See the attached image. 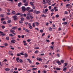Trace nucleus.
<instances>
[{
    "label": "nucleus",
    "mask_w": 73,
    "mask_h": 73,
    "mask_svg": "<svg viewBox=\"0 0 73 73\" xmlns=\"http://www.w3.org/2000/svg\"><path fill=\"white\" fill-rule=\"evenodd\" d=\"M23 23V22L22 21H19V23L20 24H22V23Z\"/></svg>",
    "instance_id": "47"
},
{
    "label": "nucleus",
    "mask_w": 73,
    "mask_h": 73,
    "mask_svg": "<svg viewBox=\"0 0 73 73\" xmlns=\"http://www.w3.org/2000/svg\"><path fill=\"white\" fill-rule=\"evenodd\" d=\"M13 73H19V72H18V71H16H16H14V72H13Z\"/></svg>",
    "instance_id": "57"
},
{
    "label": "nucleus",
    "mask_w": 73,
    "mask_h": 73,
    "mask_svg": "<svg viewBox=\"0 0 73 73\" xmlns=\"http://www.w3.org/2000/svg\"><path fill=\"white\" fill-rule=\"evenodd\" d=\"M15 14H16V12L15 11H12V15H15Z\"/></svg>",
    "instance_id": "16"
},
{
    "label": "nucleus",
    "mask_w": 73,
    "mask_h": 73,
    "mask_svg": "<svg viewBox=\"0 0 73 73\" xmlns=\"http://www.w3.org/2000/svg\"><path fill=\"white\" fill-rule=\"evenodd\" d=\"M21 21H24V18H23V17L21 18Z\"/></svg>",
    "instance_id": "35"
},
{
    "label": "nucleus",
    "mask_w": 73,
    "mask_h": 73,
    "mask_svg": "<svg viewBox=\"0 0 73 73\" xmlns=\"http://www.w3.org/2000/svg\"><path fill=\"white\" fill-rule=\"evenodd\" d=\"M19 61L21 63H23V60L21 59H19Z\"/></svg>",
    "instance_id": "23"
},
{
    "label": "nucleus",
    "mask_w": 73,
    "mask_h": 73,
    "mask_svg": "<svg viewBox=\"0 0 73 73\" xmlns=\"http://www.w3.org/2000/svg\"><path fill=\"white\" fill-rule=\"evenodd\" d=\"M3 24H4V25L6 24V22L3 21Z\"/></svg>",
    "instance_id": "55"
},
{
    "label": "nucleus",
    "mask_w": 73,
    "mask_h": 73,
    "mask_svg": "<svg viewBox=\"0 0 73 73\" xmlns=\"http://www.w3.org/2000/svg\"><path fill=\"white\" fill-rule=\"evenodd\" d=\"M64 65H65V66H66L68 65V63H64Z\"/></svg>",
    "instance_id": "45"
},
{
    "label": "nucleus",
    "mask_w": 73,
    "mask_h": 73,
    "mask_svg": "<svg viewBox=\"0 0 73 73\" xmlns=\"http://www.w3.org/2000/svg\"><path fill=\"white\" fill-rule=\"evenodd\" d=\"M37 60H38L39 61H42V59H41L40 58H37Z\"/></svg>",
    "instance_id": "5"
},
{
    "label": "nucleus",
    "mask_w": 73,
    "mask_h": 73,
    "mask_svg": "<svg viewBox=\"0 0 73 73\" xmlns=\"http://www.w3.org/2000/svg\"><path fill=\"white\" fill-rule=\"evenodd\" d=\"M49 30L50 31H52V28L51 27H49Z\"/></svg>",
    "instance_id": "28"
},
{
    "label": "nucleus",
    "mask_w": 73,
    "mask_h": 73,
    "mask_svg": "<svg viewBox=\"0 0 73 73\" xmlns=\"http://www.w3.org/2000/svg\"><path fill=\"white\" fill-rule=\"evenodd\" d=\"M30 4L32 6H34V5L33 3V2H31L30 3Z\"/></svg>",
    "instance_id": "17"
},
{
    "label": "nucleus",
    "mask_w": 73,
    "mask_h": 73,
    "mask_svg": "<svg viewBox=\"0 0 73 73\" xmlns=\"http://www.w3.org/2000/svg\"><path fill=\"white\" fill-rule=\"evenodd\" d=\"M56 70H61V69L60 68L57 67L56 68Z\"/></svg>",
    "instance_id": "26"
},
{
    "label": "nucleus",
    "mask_w": 73,
    "mask_h": 73,
    "mask_svg": "<svg viewBox=\"0 0 73 73\" xmlns=\"http://www.w3.org/2000/svg\"><path fill=\"white\" fill-rule=\"evenodd\" d=\"M17 27H13L12 28V29H14L15 30V29H16L17 28Z\"/></svg>",
    "instance_id": "13"
},
{
    "label": "nucleus",
    "mask_w": 73,
    "mask_h": 73,
    "mask_svg": "<svg viewBox=\"0 0 73 73\" xmlns=\"http://www.w3.org/2000/svg\"><path fill=\"white\" fill-rule=\"evenodd\" d=\"M13 17V18L15 21H17V16H16L14 15Z\"/></svg>",
    "instance_id": "2"
},
{
    "label": "nucleus",
    "mask_w": 73,
    "mask_h": 73,
    "mask_svg": "<svg viewBox=\"0 0 73 73\" xmlns=\"http://www.w3.org/2000/svg\"><path fill=\"white\" fill-rule=\"evenodd\" d=\"M20 60L19 57L17 58L16 59V61H17V62H19L20 61H19V60Z\"/></svg>",
    "instance_id": "8"
},
{
    "label": "nucleus",
    "mask_w": 73,
    "mask_h": 73,
    "mask_svg": "<svg viewBox=\"0 0 73 73\" xmlns=\"http://www.w3.org/2000/svg\"><path fill=\"white\" fill-rule=\"evenodd\" d=\"M5 19H6V20H8V19H9V17L8 16L6 17H5Z\"/></svg>",
    "instance_id": "44"
},
{
    "label": "nucleus",
    "mask_w": 73,
    "mask_h": 73,
    "mask_svg": "<svg viewBox=\"0 0 73 73\" xmlns=\"http://www.w3.org/2000/svg\"><path fill=\"white\" fill-rule=\"evenodd\" d=\"M67 48L68 50H69L70 51H72L73 50V47L71 48L70 46H68L67 47Z\"/></svg>",
    "instance_id": "1"
},
{
    "label": "nucleus",
    "mask_w": 73,
    "mask_h": 73,
    "mask_svg": "<svg viewBox=\"0 0 73 73\" xmlns=\"http://www.w3.org/2000/svg\"><path fill=\"white\" fill-rule=\"evenodd\" d=\"M25 57H27L28 56V55L27 53L25 54Z\"/></svg>",
    "instance_id": "25"
},
{
    "label": "nucleus",
    "mask_w": 73,
    "mask_h": 73,
    "mask_svg": "<svg viewBox=\"0 0 73 73\" xmlns=\"http://www.w3.org/2000/svg\"><path fill=\"white\" fill-rule=\"evenodd\" d=\"M1 27H2V29H4V28H5V26H4V25L2 26H1Z\"/></svg>",
    "instance_id": "41"
},
{
    "label": "nucleus",
    "mask_w": 73,
    "mask_h": 73,
    "mask_svg": "<svg viewBox=\"0 0 73 73\" xmlns=\"http://www.w3.org/2000/svg\"><path fill=\"white\" fill-rule=\"evenodd\" d=\"M18 7H21V3L20 2L18 4Z\"/></svg>",
    "instance_id": "18"
},
{
    "label": "nucleus",
    "mask_w": 73,
    "mask_h": 73,
    "mask_svg": "<svg viewBox=\"0 0 73 73\" xmlns=\"http://www.w3.org/2000/svg\"><path fill=\"white\" fill-rule=\"evenodd\" d=\"M65 14L66 15H68V12H67V11H65Z\"/></svg>",
    "instance_id": "61"
},
{
    "label": "nucleus",
    "mask_w": 73,
    "mask_h": 73,
    "mask_svg": "<svg viewBox=\"0 0 73 73\" xmlns=\"http://www.w3.org/2000/svg\"><path fill=\"white\" fill-rule=\"evenodd\" d=\"M31 9V8H30L29 7H27L26 10H27V11H29V9Z\"/></svg>",
    "instance_id": "22"
},
{
    "label": "nucleus",
    "mask_w": 73,
    "mask_h": 73,
    "mask_svg": "<svg viewBox=\"0 0 73 73\" xmlns=\"http://www.w3.org/2000/svg\"><path fill=\"white\" fill-rule=\"evenodd\" d=\"M18 31H21V29L20 28H19L18 29Z\"/></svg>",
    "instance_id": "58"
},
{
    "label": "nucleus",
    "mask_w": 73,
    "mask_h": 73,
    "mask_svg": "<svg viewBox=\"0 0 73 73\" xmlns=\"http://www.w3.org/2000/svg\"><path fill=\"white\" fill-rule=\"evenodd\" d=\"M40 32H41V33H43L44 32V31L42 30H40Z\"/></svg>",
    "instance_id": "39"
},
{
    "label": "nucleus",
    "mask_w": 73,
    "mask_h": 73,
    "mask_svg": "<svg viewBox=\"0 0 73 73\" xmlns=\"http://www.w3.org/2000/svg\"><path fill=\"white\" fill-rule=\"evenodd\" d=\"M35 49H40V48L39 47H36L35 48Z\"/></svg>",
    "instance_id": "49"
},
{
    "label": "nucleus",
    "mask_w": 73,
    "mask_h": 73,
    "mask_svg": "<svg viewBox=\"0 0 73 73\" xmlns=\"http://www.w3.org/2000/svg\"><path fill=\"white\" fill-rule=\"evenodd\" d=\"M56 55L58 57H60V54H57Z\"/></svg>",
    "instance_id": "56"
},
{
    "label": "nucleus",
    "mask_w": 73,
    "mask_h": 73,
    "mask_svg": "<svg viewBox=\"0 0 73 73\" xmlns=\"http://www.w3.org/2000/svg\"><path fill=\"white\" fill-rule=\"evenodd\" d=\"M26 3H25L24 4V5H25V6H28V2Z\"/></svg>",
    "instance_id": "24"
},
{
    "label": "nucleus",
    "mask_w": 73,
    "mask_h": 73,
    "mask_svg": "<svg viewBox=\"0 0 73 73\" xmlns=\"http://www.w3.org/2000/svg\"><path fill=\"white\" fill-rule=\"evenodd\" d=\"M1 35H2V36H4L5 35V34L3 33V32L0 31V36H1Z\"/></svg>",
    "instance_id": "4"
},
{
    "label": "nucleus",
    "mask_w": 73,
    "mask_h": 73,
    "mask_svg": "<svg viewBox=\"0 0 73 73\" xmlns=\"http://www.w3.org/2000/svg\"><path fill=\"white\" fill-rule=\"evenodd\" d=\"M35 24L36 26H37V27H38V25H39L40 24L39 23L37 22H35Z\"/></svg>",
    "instance_id": "7"
},
{
    "label": "nucleus",
    "mask_w": 73,
    "mask_h": 73,
    "mask_svg": "<svg viewBox=\"0 0 73 73\" xmlns=\"http://www.w3.org/2000/svg\"><path fill=\"white\" fill-rule=\"evenodd\" d=\"M67 69V68L66 67L64 68L63 70V71H66V70Z\"/></svg>",
    "instance_id": "21"
},
{
    "label": "nucleus",
    "mask_w": 73,
    "mask_h": 73,
    "mask_svg": "<svg viewBox=\"0 0 73 73\" xmlns=\"http://www.w3.org/2000/svg\"><path fill=\"white\" fill-rule=\"evenodd\" d=\"M22 9L23 12H25L26 11V8L24 7H22Z\"/></svg>",
    "instance_id": "3"
},
{
    "label": "nucleus",
    "mask_w": 73,
    "mask_h": 73,
    "mask_svg": "<svg viewBox=\"0 0 73 73\" xmlns=\"http://www.w3.org/2000/svg\"><path fill=\"white\" fill-rule=\"evenodd\" d=\"M33 12V9L30 10L28 11V12H29V13H30V12Z\"/></svg>",
    "instance_id": "19"
},
{
    "label": "nucleus",
    "mask_w": 73,
    "mask_h": 73,
    "mask_svg": "<svg viewBox=\"0 0 73 73\" xmlns=\"http://www.w3.org/2000/svg\"><path fill=\"white\" fill-rule=\"evenodd\" d=\"M56 17H57V18H58V17H59V15H56Z\"/></svg>",
    "instance_id": "62"
},
{
    "label": "nucleus",
    "mask_w": 73,
    "mask_h": 73,
    "mask_svg": "<svg viewBox=\"0 0 73 73\" xmlns=\"http://www.w3.org/2000/svg\"><path fill=\"white\" fill-rule=\"evenodd\" d=\"M7 15H11V13H9V12H8L7 13Z\"/></svg>",
    "instance_id": "52"
},
{
    "label": "nucleus",
    "mask_w": 73,
    "mask_h": 73,
    "mask_svg": "<svg viewBox=\"0 0 73 73\" xmlns=\"http://www.w3.org/2000/svg\"><path fill=\"white\" fill-rule=\"evenodd\" d=\"M25 24H26V25H28V22H26L25 23Z\"/></svg>",
    "instance_id": "60"
},
{
    "label": "nucleus",
    "mask_w": 73,
    "mask_h": 73,
    "mask_svg": "<svg viewBox=\"0 0 73 73\" xmlns=\"http://www.w3.org/2000/svg\"><path fill=\"white\" fill-rule=\"evenodd\" d=\"M30 17L31 18V19H33V17L32 15L30 16Z\"/></svg>",
    "instance_id": "38"
},
{
    "label": "nucleus",
    "mask_w": 73,
    "mask_h": 73,
    "mask_svg": "<svg viewBox=\"0 0 73 73\" xmlns=\"http://www.w3.org/2000/svg\"><path fill=\"white\" fill-rule=\"evenodd\" d=\"M25 32H29V30L28 29H26L25 30Z\"/></svg>",
    "instance_id": "50"
},
{
    "label": "nucleus",
    "mask_w": 73,
    "mask_h": 73,
    "mask_svg": "<svg viewBox=\"0 0 73 73\" xmlns=\"http://www.w3.org/2000/svg\"><path fill=\"white\" fill-rule=\"evenodd\" d=\"M10 32H11V33H12L13 34L14 33H15V31H14V30L11 29L10 30Z\"/></svg>",
    "instance_id": "9"
},
{
    "label": "nucleus",
    "mask_w": 73,
    "mask_h": 73,
    "mask_svg": "<svg viewBox=\"0 0 73 73\" xmlns=\"http://www.w3.org/2000/svg\"><path fill=\"white\" fill-rule=\"evenodd\" d=\"M70 5V4L69 3H68L67 5H66V6L67 7H68Z\"/></svg>",
    "instance_id": "42"
},
{
    "label": "nucleus",
    "mask_w": 73,
    "mask_h": 73,
    "mask_svg": "<svg viewBox=\"0 0 73 73\" xmlns=\"http://www.w3.org/2000/svg\"><path fill=\"white\" fill-rule=\"evenodd\" d=\"M11 42L12 43H13V44H15V40H12L11 41Z\"/></svg>",
    "instance_id": "10"
},
{
    "label": "nucleus",
    "mask_w": 73,
    "mask_h": 73,
    "mask_svg": "<svg viewBox=\"0 0 73 73\" xmlns=\"http://www.w3.org/2000/svg\"><path fill=\"white\" fill-rule=\"evenodd\" d=\"M35 13L36 14H38L39 13H40V11H37L35 12Z\"/></svg>",
    "instance_id": "15"
},
{
    "label": "nucleus",
    "mask_w": 73,
    "mask_h": 73,
    "mask_svg": "<svg viewBox=\"0 0 73 73\" xmlns=\"http://www.w3.org/2000/svg\"><path fill=\"white\" fill-rule=\"evenodd\" d=\"M9 36L11 37H13V36H14V35H13L12 34H9Z\"/></svg>",
    "instance_id": "31"
},
{
    "label": "nucleus",
    "mask_w": 73,
    "mask_h": 73,
    "mask_svg": "<svg viewBox=\"0 0 73 73\" xmlns=\"http://www.w3.org/2000/svg\"><path fill=\"white\" fill-rule=\"evenodd\" d=\"M35 53H38V51L37 50H36L35 52Z\"/></svg>",
    "instance_id": "64"
},
{
    "label": "nucleus",
    "mask_w": 73,
    "mask_h": 73,
    "mask_svg": "<svg viewBox=\"0 0 73 73\" xmlns=\"http://www.w3.org/2000/svg\"><path fill=\"white\" fill-rule=\"evenodd\" d=\"M6 40H9V37L7 36L6 37Z\"/></svg>",
    "instance_id": "32"
},
{
    "label": "nucleus",
    "mask_w": 73,
    "mask_h": 73,
    "mask_svg": "<svg viewBox=\"0 0 73 73\" xmlns=\"http://www.w3.org/2000/svg\"><path fill=\"white\" fill-rule=\"evenodd\" d=\"M26 19L27 20H29L30 19V17H29V16H28L26 17Z\"/></svg>",
    "instance_id": "14"
},
{
    "label": "nucleus",
    "mask_w": 73,
    "mask_h": 73,
    "mask_svg": "<svg viewBox=\"0 0 73 73\" xmlns=\"http://www.w3.org/2000/svg\"><path fill=\"white\" fill-rule=\"evenodd\" d=\"M33 27H36V25H35V23H33Z\"/></svg>",
    "instance_id": "29"
},
{
    "label": "nucleus",
    "mask_w": 73,
    "mask_h": 73,
    "mask_svg": "<svg viewBox=\"0 0 73 73\" xmlns=\"http://www.w3.org/2000/svg\"><path fill=\"white\" fill-rule=\"evenodd\" d=\"M50 2V0H46V2L47 3H49Z\"/></svg>",
    "instance_id": "27"
},
{
    "label": "nucleus",
    "mask_w": 73,
    "mask_h": 73,
    "mask_svg": "<svg viewBox=\"0 0 73 73\" xmlns=\"http://www.w3.org/2000/svg\"><path fill=\"white\" fill-rule=\"evenodd\" d=\"M28 25L29 27L31 26V23H29L28 24Z\"/></svg>",
    "instance_id": "63"
},
{
    "label": "nucleus",
    "mask_w": 73,
    "mask_h": 73,
    "mask_svg": "<svg viewBox=\"0 0 73 73\" xmlns=\"http://www.w3.org/2000/svg\"><path fill=\"white\" fill-rule=\"evenodd\" d=\"M5 70L6 71H9V70H10V69L9 68H5Z\"/></svg>",
    "instance_id": "20"
},
{
    "label": "nucleus",
    "mask_w": 73,
    "mask_h": 73,
    "mask_svg": "<svg viewBox=\"0 0 73 73\" xmlns=\"http://www.w3.org/2000/svg\"><path fill=\"white\" fill-rule=\"evenodd\" d=\"M56 3H54L53 4H52V5L51 6H54V5H56Z\"/></svg>",
    "instance_id": "53"
},
{
    "label": "nucleus",
    "mask_w": 73,
    "mask_h": 73,
    "mask_svg": "<svg viewBox=\"0 0 73 73\" xmlns=\"http://www.w3.org/2000/svg\"><path fill=\"white\" fill-rule=\"evenodd\" d=\"M27 41H28V42H30V41H31V39L27 40Z\"/></svg>",
    "instance_id": "54"
},
{
    "label": "nucleus",
    "mask_w": 73,
    "mask_h": 73,
    "mask_svg": "<svg viewBox=\"0 0 73 73\" xmlns=\"http://www.w3.org/2000/svg\"><path fill=\"white\" fill-rule=\"evenodd\" d=\"M5 20V18H2L1 19V21H4Z\"/></svg>",
    "instance_id": "48"
},
{
    "label": "nucleus",
    "mask_w": 73,
    "mask_h": 73,
    "mask_svg": "<svg viewBox=\"0 0 73 73\" xmlns=\"http://www.w3.org/2000/svg\"><path fill=\"white\" fill-rule=\"evenodd\" d=\"M27 60H28V61H29V63H30V64H32V61H31V60L29 59H27Z\"/></svg>",
    "instance_id": "12"
},
{
    "label": "nucleus",
    "mask_w": 73,
    "mask_h": 73,
    "mask_svg": "<svg viewBox=\"0 0 73 73\" xmlns=\"http://www.w3.org/2000/svg\"><path fill=\"white\" fill-rule=\"evenodd\" d=\"M29 28H30V29H32L33 28V27H32V26H29Z\"/></svg>",
    "instance_id": "43"
},
{
    "label": "nucleus",
    "mask_w": 73,
    "mask_h": 73,
    "mask_svg": "<svg viewBox=\"0 0 73 73\" xmlns=\"http://www.w3.org/2000/svg\"><path fill=\"white\" fill-rule=\"evenodd\" d=\"M0 17H3L4 16V14H2L0 15Z\"/></svg>",
    "instance_id": "30"
},
{
    "label": "nucleus",
    "mask_w": 73,
    "mask_h": 73,
    "mask_svg": "<svg viewBox=\"0 0 73 73\" xmlns=\"http://www.w3.org/2000/svg\"><path fill=\"white\" fill-rule=\"evenodd\" d=\"M33 9H36V7L35 6H33Z\"/></svg>",
    "instance_id": "51"
},
{
    "label": "nucleus",
    "mask_w": 73,
    "mask_h": 73,
    "mask_svg": "<svg viewBox=\"0 0 73 73\" xmlns=\"http://www.w3.org/2000/svg\"><path fill=\"white\" fill-rule=\"evenodd\" d=\"M60 62L62 63V64L64 62V60H61L60 61Z\"/></svg>",
    "instance_id": "40"
},
{
    "label": "nucleus",
    "mask_w": 73,
    "mask_h": 73,
    "mask_svg": "<svg viewBox=\"0 0 73 73\" xmlns=\"http://www.w3.org/2000/svg\"><path fill=\"white\" fill-rule=\"evenodd\" d=\"M21 14L20 13H18L16 14V15H21Z\"/></svg>",
    "instance_id": "33"
},
{
    "label": "nucleus",
    "mask_w": 73,
    "mask_h": 73,
    "mask_svg": "<svg viewBox=\"0 0 73 73\" xmlns=\"http://www.w3.org/2000/svg\"><path fill=\"white\" fill-rule=\"evenodd\" d=\"M45 33H43L42 34V36H45Z\"/></svg>",
    "instance_id": "59"
},
{
    "label": "nucleus",
    "mask_w": 73,
    "mask_h": 73,
    "mask_svg": "<svg viewBox=\"0 0 73 73\" xmlns=\"http://www.w3.org/2000/svg\"><path fill=\"white\" fill-rule=\"evenodd\" d=\"M7 22L8 23H11V20H9Z\"/></svg>",
    "instance_id": "46"
},
{
    "label": "nucleus",
    "mask_w": 73,
    "mask_h": 73,
    "mask_svg": "<svg viewBox=\"0 0 73 73\" xmlns=\"http://www.w3.org/2000/svg\"><path fill=\"white\" fill-rule=\"evenodd\" d=\"M56 62L59 65H61V63H60V61L59 60H58V61H56Z\"/></svg>",
    "instance_id": "6"
},
{
    "label": "nucleus",
    "mask_w": 73,
    "mask_h": 73,
    "mask_svg": "<svg viewBox=\"0 0 73 73\" xmlns=\"http://www.w3.org/2000/svg\"><path fill=\"white\" fill-rule=\"evenodd\" d=\"M23 2L24 3H26L27 2V0H23Z\"/></svg>",
    "instance_id": "36"
},
{
    "label": "nucleus",
    "mask_w": 73,
    "mask_h": 73,
    "mask_svg": "<svg viewBox=\"0 0 73 73\" xmlns=\"http://www.w3.org/2000/svg\"><path fill=\"white\" fill-rule=\"evenodd\" d=\"M36 69H37V68H32V70H36Z\"/></svg>",
    "instance_id": "37"
},
{
    "label": "nucleus",
    "mask_w": 73,
    "mask_h": 73,
    "mask_svg": "<svg viewBox=\"0 0 73 73\" xmlns=\"http://www.w3.org/2000/svg\"><path fill=\"white\" fill-rule=\"evenodd\" d=\"M41 16H42V17H44V18L46 17V16L44 15H41Z\"/></svg>",
    "instance_id": "34"
},
{
    "label": "nucleus",
    "mask_w": 73,
    "mask_h": 73,
    "mask_svg": "<svg viewBox=\"0 0 73 73\" xmlns=\"http://www.w3.org/2000/svg\"><path fill=\"white\" fill-rule=\"evenodd\" d=\"M62 24H64V25H67V24H68V22H64L62 23Z\"/></svg>",
    "instance_id": "11"
}]
</instances>
